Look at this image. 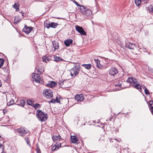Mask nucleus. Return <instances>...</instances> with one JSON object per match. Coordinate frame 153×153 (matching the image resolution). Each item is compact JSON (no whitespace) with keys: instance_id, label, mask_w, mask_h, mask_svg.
Returning <instances> with one entry per match:
<instances>
[{"instance_id":"1","label":"nucleus","mask_w":153,"mask_h":153,"mask_svg":"<svg viewBox=\"0 0 153 153\" xmlns=\"http://www.w3.org/2000/svg\"><path fill=\"white\" fill-rule=\"evenodd\" d=\"M127 82H129L132 84V85L135 88L137 89L139 91L142 90L141 85L137 83V80L133 77H129L126 80Z\"/></svg>"},{"instance_id":"2","label":"nucleus","mask_w":153,"mask_h":153,"mask_svg":"<svg viewBox=\"0 0 153 153\" xmlns=\"http://www.w3.org/2000/svg\"><path fill=\"white\" fill-rule=\"evenodd\" d=\"M36 113L37 117L40 121H45L47 120L48 115L46 113H44L41 110H39L36 111Z\"/></svg>"},{"instance_id":"3","label":"nucleus","mask_w":153,"mask_h":153,"mask_svg":"<svg viewBox=\"0 0 153 153\" xmlns=\"http://www.w3.org/2000/svg\"><path fill=\"white\" fill-rule=\"evenodd\" d=\"M81 7L80 10L83 15L87 16H90L92 14V11L90 9L84 6Z\"/></svg>"},{"instance_id":"4","label":"nucleus","mask_w":153,"mask_h":153,"mask_svg":"<svg viewBox=\"0 0 153 153\" xmlns=\"http://www.w3.org/2000/svg\"><path fill=\"white\" fill-rule=\"evenodd\" d=\"M32 76L33 79V80L34 81L36 82L42 84L43 82V80L38 74H36L35 73H33L32 74Z\"/></svg>"},{"instance_id":"5","label":"nucleus","mask_w":153,"mask_h":153,"mask_svg":"<svg viewBox=\"0 0 153 153\" xmlns=\"http://www.w3.org/2000/svg\"><path fill=\"white\" fill-rule=\"evenodd\" d=\"M19 136H23L28 133V131L26 129L25 127H21L16 130Z\"/></svg>"},{"instance_id":"6","label":"nucleus","mask_w":153,"mask_h":153,"mask_svg":"<svg viewBox=\"0 0 153 153\" xmlns=\"http://www.w3.org/2000/svg\"><path fill=\"white\" fill-rule=\"evenodd\" d=\"M80 69L78 66H75L70 70L71 75L72 77H75L79 73Z\"/></svg>"},{"instance_id":"7","label":"nucleus","mask_w":153,"mask_h":153,"mask_svg":"<svg viewBox=\"0 0 153 153\" xmlns=\"http://www.w3.org/2000/svg\"><path fill=\"white\" fill-rule=\"evenodd\" d=\"M43 94L47 98H50L53 97V93L50 89H46L43 92Z\"/></svg>"},{"instance_id":"8","label":"nucleus","mask_w":153,"mask_h":153,"mask_svg":"<svg viewBox=\"0 0 153 153\" xmlns=\"http://www.w3.org/2000/svg\"><path fill=\"white\" fill-rule=\"evenodd\" d=\"M96 61V60L95 59ZM97 61L98 62H97V67L100 69H105L108 68L109 66L107 63H106L105 64H102V63H100V61H99L98 59H97L96 61Z\"/></svg>"},{"instance_id":"9","label":"nucleus","mask_w":153,"mask_h":153,"mask_svg":"<svg viewBox=\"0 0 153 153\" xmlns=\"http://www.w3.org/2000/svg\"><path fill=\"white\" fill-rule=\"evenodd\" d=\"M109 140L111 143H112V145H113L116 148H117L118 147V143L121 141L120 140H117L116 139H113L111 138Z\"/></svg>"},{"instance_id":"10","label":"nucleus","mask_w":153,"mask_h":153,"mask_svg":"<svg viewBox=\"0 0 153 153\" xmlns=\"http://www.w3.org/2000/svg\"><path fill=\"white\" fill-rule=\"evenodd\" d=\"M76 30L81 35L85 36L86 35V33L82 27L76 25L75 26Z\"/></svg>"},{"instance_id":"11","label":"nucleus","mask_w":153,"mask_h":153,"mask_svg":"<svg viewBox=\"0 0 153 153\" xmlns=\"http://www.w3.org/2000/svg\"><path fill=\"white\" fill-rule=\"evenodd\" d=\"M58 25L57 23L51 22L50 23V22L48 23L47 22L46 23V27L48 29L50 27L55 28Z\"/></svg>"},{"instance_id":"12","label":"nucleus","mask_w":153,"mask_h":153,"mask_svg":"<svg viewBox=\"0 0 153 153\" xmlns=\"http://www.w3.org/2000/svg\"><path fill=\"white\" fill-rule=\"evenodd\" d=\"M118 73V70L114 67L111 68L109 71V74L113 76H114Z\"/></svg>"},{"instance_id":"13","label":"nucleus","mask_w":153,"mask_h":153,"mask_svg":"<svg viewBox=\"0 0 153 153\" xmlns=\"http://www.w3.org/2000/svg\"><path fill=\"white\" fill-rule=\"evenodd\" d=\"M61 143H56L53 144L52 146V149L53 151H55L59 149V147L61 146Z\"/></svg>"},{"instance_id":"14","label":"nucleus","mask_w":153,"mask_h":153,"mask_svg":"<svg viewBox=\"0 0 153 153\" xmlns=\"http://www.w3.org/2000/svg\"><path fill=\"white\" fill-rule=\"evenodd\" d=\"M126 46L127 48L131 49H134L136 47L135 45L128 42L126 43Z\"/></svg>"},{"instance_id":"15","label":"nucleus","mask_w":153,"mask_h":153,"mask_svg":"<svg viewBox=\"0 0 153 153\" xmlns=\"http://www.w3.org/2000/svg\"><path fill=\"white\" fill-rule=\"evenodd\" d=\"M67 80H64L63 81L59 80L58 83L62 88H65V84L67 83Z\"/></svg>"},{"instance_id":"16","label":"nucleus","mask_w":153,"mask_h":153,"mask_svg":"<svg viewBox=\"0 0 153 153\" xmlns=\"http://www.w3.org/2000/svg\"><path fill=\"white\" fill-rule=\"evenodd\" d=\"M74 98L75 100L80 102L83 101L84 99L82 94L76 95L75 96Z\"/></svg>"},{"instance_id":"17","label":"nucleus","mask_w":153,"mask_h":153,"mask_svg":"<svg viewBox=\"0 0 153 153\" xmlns=\"http://www.w3.org/2000/svg\"><path fill=\"white\" fill-rule=\"evenodd\" d=\"M73 41L71 39H68L64 41V43L65 45L67 47H69L70 45L72 44Z\"/></svg>"},{"instance_id":"18","label":"nucleus","mask_w":153,"mask_h":153,"mask_svg":"<svg viewBox=\"0 0 153 153\" xmlns=\"http://www.w3.org/2000/svg\"><path fill=\"white\" fill-rule=\"evenodd\" d=\"M32 30V28L31 27H27L26 26L22 29V31L27 34H29Z\"/></svg>"},{"instance_id":"19","label":"nucleus","mask_w":153,"mask_h":153,"mask_svg":"<svg viewBox=\"0 0 153 153\" xmlns=\"http://www.w3.org/2000/svg\"><path fill=\"white\" fill-rule=\"evenodd\" d=\"M36 70L37 72L39 74H41L44 71V69L41 66L38 67L36 66Z\"/></svg>"},{"instance_id":"20","label":"nucleus","mask_w":153,"mask_h":153,"mask_svg":"<svg viewBox=\"0 0 153 153\" xmlns=\"http://www.w3.org/2000/svg\"><path fill=\"white\" fill-rule=\"evenodd\" d=\"M148 1V0H135V2L136 4L138 6L140 4L141 2L146 3Z\"/></svg>"},{"instance_id":"21","label":"nucleus","mask_w":153,"mask_h":153,"mask_svg":"<svg viewBox=\"0 0 153 153\" xmlns=\"http://www.w3.org/2000/svg\"><path fill=\"white\" fill-rule=\"evenodd\" d=\"M17 102L18 103V105L22 107H23L25 104V101L24 100H18Z\"/></svg>"},{"instance_id":"22","label":"nucleus","mask_w":153,"mask_h":153,"mask_svg":"<svg viewBox=\"0 0 153 153\" xmlns=\"http://www.w3.org/2000/svg\"><path fill=\"white\" fill-rule=\"evenodd\" d=\"M56 85V83L54 81H51L47 84V86L49 87H50L53 88L54 86Z\"/></svg>"},{"instance_id":"23","label":"nucleus","mask_w":153,"mask_h":153,"mask_svg":"<svg viewBox=\"0 0 153 153\" xmlns=\"http://www.w3.org/2000/svg\"><path fill=\"white\" fill-rule=\"evenodd\" d=\"M71 142L72 143H77V139L76 137L74 136H71Z\"/></svg>"},{"instance_id":"24","label":"nucleus","mask_w":153,"mask_h":153,"mask_svg":"<svg viewBox=\"0 0 153 153\" xmlns=\"http://www.w3.org/2000/svg\"><path fill=\"white\" fill-rule=\"evenodd\" d=\"M60 138H61V137L59 135H53L52 137V139L53 141L60 140Z\"/></svg>"},{"instance_id":"25","label":"nucleus","mask_w":153,"mask_h":153,"mask_svg":"<svg viewBox=\"0 0 153 153\" xmlns=\"http://www.w3.org/2000/svg\"><path fill=\"white\" fill-rule=\"evenodd\" d=\"M82 66L85 67V68L88 69H90L91 68V65L90 64H83L82 65Z\"/></svg>"},{"instance_id":"26","label":"nucleus","mask_w":153,"mask_h":153,"mask_svg":"<svg viewBox=\"0 0 153 153\" xmlns=\"http://www.w3.org/2000/svg\"><path fill=\"white\" fill-rule=\"evenodd\" d=\"M54 60L56 62H58L59 61L62 60V59L60 57H57L56 56H54Z\"/></svg>"},{"instance_id":"27","label":"nucleus","mask_w":153,"mask_h":153,"mask_svg":"<svg viewBox=\"0 0 153 153\" xmlns=\"http://www.w3.org/2000/svg\"><path fill=\"white\" fill-rule=\"evenodd\" d=\"M143 88L144 89L145 93L146 94H150L149 90L147 89L145 86H143Z\"/></svg>"},{"instance_id":"28","label":"nucleus","mask_w":153,"mask_h":153,"mask_svg":"<svg viewBox=\"0 0 153 153\" xmlns=\"http://www.w3.org/2000/svg\"><path fill=\"white\" fill-rule=\"evenodd\" d=\"M53 47L54 48V51H55L56 49H57L59 47L58 43L57 42V43H55V44L53 43Z\"/></svg>"},{"instance_id":"29","label":"nucleus","mask_w":153,"mask_h":153,"mask_svg":"<svg viewBox=\"0 0 153 153\" xmlns=\"http://www.w3.org/2000/svg\"><path fill=\"white\" fill-rule=\"evenodd\" d=\"M19 5L18 4H17L16 3H15L13 6V7L15 8L16 9V11H17L18 10H19Z\"/></svg>"},{"instance_id":"30","label":"nucleus","mask_w":153,"mask_h":153,"mask_svg":"<svg viewBox=\"0 0 153 153\" xmlns=\"http://www.w3.org/2000/svg\"><path fill=\"white\" fill-rule=\"evenodd\" d=\"M4 59L0 58V68L3 66L4 63Z\"/></svg>"},{"instance_id":"31","label":"nucleus","mask_w":153,"mask_h":153,"mask_svg":"<svg viewBox=\"0 0 153 153\" xmlns=\"http://www.w3.org/2000/svg\"><path fill=\"white\" fill-rule=\"evenodd\" d=\"M73 2L75 3L77 6H78L79 7H78L79 9L80 10L81 7V6H83L82 5H81L79 4L75 0L73 1Z\"/></svg>"},{"instance_id":"32","label":"nucleus","mask_w":153,"mask_h":153,"mask_svg":"<svg viewBox=\"0 0 153 153\" xmlns=\"http://www.w3.org/2000/svg\"><path fill=\"white\" fill-rule=\"evenodd\" d=\"M25 140L27 144L29 146H30V141L29 140V138L27 137H25Z\"/></svg>"},{"instance_id":"33","label":"nucleus","mask_w":153,"mask_h":153,"mask_svg":"<svg viewBox=\"0 0 153 153\" xmlns=\"http://www.w3.org/2000/svg\"><path fill=\"white\" fill-rule=\"evenodd\" d=\"M149 107L150 108H153V101H150L149 102Z\"/></svg>"},{"instance_id":"34","label":"nucleus","mask_w":153,"mask_h":153,"mask_svg":"<svg viewBox=\"0 0 153 153\" xmlns=\"http://www.w3.org/2000/svg\"><path fill=\"white\" fill-rule=\"evenodd\" d=\"M148 10L150 11V12L153 13V6H150L148 7Z\"/></svg>"},{"instance_id":"35","label":"nucleus","mask_w":153,"mask_h":153,"mask_svg":"<svg viewBox=\"0 0 153 153\" xmlns=\"http://www.w3.org/2000/svg\"><path fill=\"white\" fill-rule=\"evenodd\" d=\"M56 101L57 102H59V101H58L57 98H56V99H53L51 100L50 102L52 103H55Z\"/></svg>"},{"instance_id":"36","label":"nucleus","mask_w":153,"mask_h":153,"mask_svg":"<svg viewBox=\"0 0 153 153\" xmlns=\"http://www.w3.org/2000/svg\"><path fill=\"white\" fill-rule=\"evenodd\" d=\"M20 20L17 19V18H15V19L14 20V23L17 24L18 23L20 22Z\"/></svg>"},{"instance_id":"37","label":"nucleus","mask_w":153,"mask_h":153,"mask_svg":"<svg viewBox=\"0 0 153 153\" xmlns=\"http://www.w3.org/2000/svg\"><path fill=\"white\" fill-rule=\"evenodd\" d=\"M28 104L29 105H31L33 103V102L30 100H27Z\"/></svg>"},{"instance_id":"38","label":"nucleus","mask_w":153,"mask_h":153,"mask_svg":"<svg viewBox=\"0 0 153 153\" xmlns=\"http://www.w3.org/2000/svg\"><path fill=\"white\" fill-rule=\"evenodd\" d=\"M34 108L35 109H36V108L38 107H40V104H38V103H36V104H35V105H34L33 106Z\"/></svg>"},{"instance_id":"39","label":"nucleus","mask_w":153,"mask_h":153,"mask_svg":"<svg viewBox=\"0 0 153 153\" xmlns=\"http://www.w3.org/2000/svg\"><path fill=\"white\" fill-rule=\"evenodd\" d=\"M14 101L13 100H12L10 101V104H9V105H12L13 104V103H14Z\"/></svg>"},{"instance_id":"40","label":"nucleus","mask_w":153,"mask_h":153,"mask_svg":"<svg viewBox=\"0 0 153 153\" xmlns=\"http://www.w3.org/2000/svg\"><path fill=\"white\" fill-rule=\"evenodd\" d=\"M36 151L37 153H41V152L39 149H36Z\"/></svg>"},{"instance_id":"41","label":"nucleus","mask_w":153,"mask_h":153,"mask_svg":"<svg viewBox=\"0 0 153 153\" xmlns=\"http://www.w3.org/2000/svg\"><path fill=\"white\" fill-rule=\"evenodd\" d=\"M150 109H151V113L152 114H153V108H151Z\"/></svg>"},{"instance_id":"42","label":"nucleus","mask_w":153,"mask_h":153,"mask_svg":"<svg viewBox=\"0 0 153 153\" xmlns=\"http://www.w3.org/2000/svg\"><path fill=\"white\" fill-rule=\"evenodd\" d=\"M43 62H47L46 61V60L45 59H43Z\"/></svg>"},{"instance_id":"43","label":"nucleus","mask_w":153,"mask_h":153,"mask_svg":"<svg viewBox=\"0 0 153 153\" xmlns=\"http://www.w3.org/2000/svg\"><path fill=\"white\" fill-rule=\"evenodd\" d=\"M3 138L1 137V136H0V141L3 140Z\"/></svg>"},{"instance_id":"44","label":"nucleus","mask_w":153,"mask_h":153,"mask_svg":"<svg viewBox=\"0 0 153 153\" xmlns=\"http://www.w3.org/2000/svg\"><path fill=\"white\" fill-rule=\"evenodd\" d=\"M2 85V84L1 82V80H0V87Z\"/></svg>"},{"instance_id":"45","label":"nucleus","mask_w":153,"mask_h":153,"mask_svg":"<svg viewBox=\"0 0 153 153\" xmlns=\"http://www.w3.org/2000/svg\"><path fill=\"white\" fill-rule=\"evenodd\" d=\"M39 149L38 146H36V149Z\"/></svg>"},{"instance_id":"46","label":"nucleus","mask_w":153,"mask_h":153,"mask_svg":"<svg viewBox=\"0 0 153 153\" xmlns=\"http://www.w3.org/2000/svg\"><path fill=\"white\" fill-rule=\"evenodd\" d=\"M2 146V145L0 143V147H1V146Z\"/></svg>"},{"instance_id":"47","label":"nucleus","mask_w":153,"mask_h":153,"mask_svg":"<svg viewBox=\"0 0 153 153\" xmlns=\"http://www.w3.org/2000/svg\"><path fill=\"white\" fill-rule=\"evenodd\" d=\"M117 153H121L119 151V152H117Z\"/></svg>"}]
</instances>
